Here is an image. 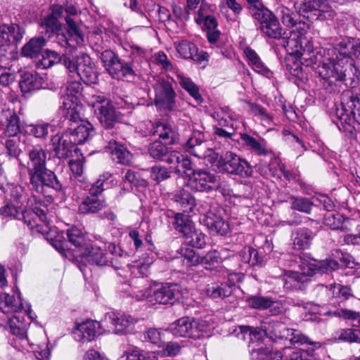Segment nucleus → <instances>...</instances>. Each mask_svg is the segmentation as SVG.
Returning a JSON list of instances; mask_svg holds the SVG:
<instances>
[{
    "label": "nucleus",
    "mask_w": 360,
    "mask_h": 360,
    "mask_svg": "<svg viewBox=\"0 0 360 360\" xmlns=\"http://www.w3.org/2000/svg\"><path fill=\"white\" fill-rule=\"evenodd\" d=\"M282 22L287 27H292L299 25V28L304 30L308 28V25L297 22V15L288 8L281 6L278 8Z\"/></svg>",
    "instance_id": "ea45409f"
},
{
    "label": "nucleus",
    "mask_w": 360,
    "mask_h": 360,
    "mask_svg": "<svg viewBox=\"0 0 360 360\" xmlns=\"http://www.w3.org/2000/svg\"><path fill=\"white\" fill-rule=\"evenodd\" d=\"M181 295V287L177 283H167L160 287H149L136 292L137 300H146L151 304H173Z\"/></svg>",
    "instance_id": "20e7f679"
},
{
    "label": "nucleus",
    "mask_w": 360,
    "mask_h": 360,
    "mask_svg": "<svg viewBox=\"0 0 360 360\" xmlns=\"http://www.w3.org/2000/svg\"><path fill=\"white\" fill-rule=\"evenodd\" d=\"M67 237L70 243L75 246L74 257L79 253L86 243L82 231L77 227H72L67 231Z\"/></svg>",
    "instance_id": "a19ab883"
},
{
    "label": "nucleus",
    "mask_w": 360,
    "mask_h": 360,
    "mask_svg": "<svg viewBox=\"0 0 360 360\" xmlns=\"http://www.w3.org/2000/svg\"><path fill=\"white\" fill-rule=\"evenodd\" d=\"M101 60L105 70L114 79H134L136 75L131 63L122 62L117 55L110 50L103 51Z\"/></svg>",
    "instance_id": "1a4fd4ad"
},
{
    "label": "nucleus",
    "mask_w": 360,
    "mask_h": 360,
    "mask_svg": "<svg viewBox=\"0 0 360 360\" xmlns=\"http://www.w3.org/2000/svg\"><path fill=\"white\" fill-rule=\"evenodd\" d=\"M233 292V286L225 283L208 284L205 292L212 299L225 298L229 297Z\"/></svg>",
    "instance_id": "2f4dec72"
},
{
    "label": "nucleus",
    "mask_w": 360,
    "mask_h": 360,
    "mask_svg": "<svg viewBox=\"0 0 360 360\" xmlns=\"http://www.w3.org/2000/svg\"><path fill=\"white\" fill-rule=\"evenodd\" d=\"M148 150L153 158L163 160L164 157L168 153V148L161 141L155 140L148 145Z\"/></svg>",
    "instance_id": "6e6d98bb"
},
{
    "label": "nucleus",
    "mask_w": 360,
    "mask_h": 360,
    "mask_svg": "<svg viewBox=\"0 0 360 360\" xmlns=\"http://www.w3.org/2000/svg\"><path fill=\"white\" fill-rule=\"evenodd\" d=\"M19 86L22 92L27 93L40 88V84L37 77L31 72H25L19 82Z\"/></svg>",
    "instance_id": "8fccbe9b"
},
{
    "label": "nucleus",
    "mask_w": 360,
    "mask_h": 360,
    "mask_svg": "<svg viewBox=\"0 0 360 360\" xmlns=\"http://www.w3.org/2000/svg\"><path fill=\"white\" fill-rule=\"evenodd\" d=\"M183 212H192L195 206V198L186 190L181 188L177 191L172 197Z\"/></svg>",
    "instance_id": "c85d7f7f"
},
{
    "label": "nucleus",
    "mask_w": 360,
    "mask_h": 360,
    "mask_svg": "<svg viewBox=\"0 0 360 360\" xmlns=\"http://www.w3.org/2000/svg\"><path fill=\"white\" fill-rule=\"evenodd\" d=\"M19 143L20 141L17 138L8 139L5 141L8 155L15 158L20 155L21 150L19 148Z\"/></svg>",
    "instance_id": "69168bd1"
},
{
    "label": "nucleus",
    "mask_w": 360,
    "mask_h": 360,
    "mask_svg": "<svg viewBox=\"0 0 360 360\" xmlns=\"http://www.w3.org/2000/svg\"><path fill=\"white\" fill-rule=\"evenodd\" d=\"M82 115L78 120L67 119L70 127L66 132L60 136L56 134L51 141L50 153L53 158L65 159L72 156V151L77 152V145L84 143L94 135L92 124L87 120H82Z\"/></svg>",
    "instance_id": "f03ea898"
},
{
    "label": "nucleus",
    "mask_w": 360,
    "mask_h": 360,
    "mask_svg": "<svg viewBox=\"0 0 360 360\" xmlns=\"http://www.w3.org/2000/svg\"><path fill=\"white\" fill-rule=\"evenodd\" d=\"M110 323L114 326L113 333L121 334L131 325L135 323V320L129 315H117L114 313L108 314Z\"/></svg>",
    "instance_id": "473e14b6"
},
{
    "label": "nucleus",
    "mask_w": 360,
    "mask_h": 360,
    "mask_svg": "<svg viewBox=\"0 0 360 360\" xmlns=\"http://www.w3.org/2000/svg\"><path fill=\"white\" fill-rule=\"evenodd\" d=\"M248 330L249 331L250 339L252 342V345H250V347H251V358L254 360H269L271 359L272 351L271 347H264V345H258L256 348L254 346L255 341L262 338L263 333L266 334V329L260 330L259 328L248 327Z\"/></svg>",
    "instance_id": "6ab92c4d"
},
{
    "label": "nucleus",
    "mask_w": 360,
    "mask_h": 360,
    "mask_svg": "<svg viewBox=\"0 0 360 360\" xmlns=\"http://www.w3.org/2000/svg\"><path fill=\"white\" fill-rule=\"evenodd\" d=\"M200 136V134L199 133H194L193 136L187 141L186 146L191 153L195 156L201 158L202 155L199 153L198 148L200 146L202 141Z\"/></svg>",
    "instance_id": "e2e57ef3"
},
{
    "label": "nucleus",
    "mask_w": 360,
    "mask_h": 360,
    "mask_svg": "<svg viewBox=\"0 0 360 360\" xmlns=\"http://www.w3.org/2000/svg\"><path fill=\"white\" fill-rule=\"evenodd\" d=\"M107 143L106 148L109 150L112 160L122 165H129L131 162L132 155L128 149L118 141L115 134L112 139H103Z\"/></svg>",
    "instance_id": "a211bd4d"
},
{
    "label": "nucleus",
    "mask_w": 360,
    "mask_h": 360,
    "mask_svg": "<svg viewBox=\"0 0 360 360\" xmlns=\"http://www.w3.org/2000/svg\"><path fill=\"white\" fill-rule=\"evenodd\" d=\"M250 13L257 27H262L263 25L276 17V15L266 7L263 3L250 10Z\"/></svg>",
    "instance_id": "7c9ffc66"
},
{
    "label": "nucleus",
    "mask_w": 360,
    "mask_h": 360,
    "mask_svg": "<svg viewBox=\"0 0 360 360\" xmlns=\"http://www.w3.org/2000/svg\"><path fill=\"white\" fill-rule=\"evenodd\" d=\"M184 154H181L177 150H169L168 149L167 154L164 157L163 161H165L168 164L176 165V172H179V162L182 160Z\"/></svg>",
    "instance_id": "338daca9"
},
{
    "label": "nucleus",
    "mask_w": 360,
    "mask_h": 360,
    "mask_svg": "<svg viewBox=\"0 0 360 360\" xmlns=\"http://www.w3.org/2000/svg\"><path fill=\"white\" fill-rule=\"evenodd\" d=\"M174 219V228L177 231L181 233L184 236L191 233V230L194 227L193 222L187 216L182 213H176Z\"/></svg>",
    "instance_id": "c03bdc74"
},
{
    "label": "nucleus",
    "mask_w": 360,
    "mask_h": 360,
    "mask_svg": "<svg viewBox=\"0 0 360 360\" xmlns=\"http://www.w3.org/2000/svg\"><path fill=\"white\" fill-rule=\"evenodd\" d=\"M271 299V297H270L252 295L247 298V302L251 308L264 310L270 306Z\"/></svg>",
    "instance_id": "13d9d810"
},
{
    "label": "nucleus",
    "mask_w": 360,
    "mask_h": 360,
    "mask_svg": "<svg viewBox=\"0 0 360 360\" xmlns=\"http://www.w3.org/2000/svg\"><path fill=\"white\" fill-rule=\"evenodd\" d=\"M348 221L349 219L344 218L342 215L333 212L326 213L323 219V223L326 226L333 230L340 229L344 232L349 230L346 224Z\"/></svg>",
    "instance_id": "c9c22d12"
},
{
    "label": "nucleus",
    "mask_w": 360,
    "mask_h": 360,
    "mask_svg": "<svg viewBox=\"0 0 360 360\" xmlns=\"http://www.w3.org/2000/svg\"><path fill=\"white\" fill-rule=\"evenodd\" d=\"M244 52L250 64L256 72L267 77L271 76V72L264 65L257 53L252 49L247 47Z\"/></svg>",
    "instance_id": "e433bc0d"
},
{
    "label": "nucleus",
    "mask_w": 360,
    "mask_h": 360,
    "mask_svg": "<svg viewBox=\"0 0 360 360\" xmlns=\"http://www.w3.org/2000/svg\"><path fill=\"white\" fill-rule=\"evenodd\" d=\"M295 8L311 21L326 20L334 16V11L321 0H296Z\"/></svg>",
    "instance_id": "6e6552de"
},
{
    "label": "nucleus",
    "mask_w": 360,
    "mask_h": 360,
    "mask_svg": "<svg viewBox=\"0 0 360 360\" xmlns=\"http://www.w3.org/2000/svg\"><path fill=\"white\" fill-rule=\"evenodd\" d=\"M240 257L244 263L249 264L250 266H255L262 262L257 250L251 247H245L240 252Z\"/></svg>",
    "instance_id": "5fc2aeb1"
},
{
    "label": "nucleus",
    "mask_w": 360,
    "mask_h": 360,
    "mask_svg": "<svg viewBox=\"0 0 360 360\" xmlns=\"http://www.w3.org/2000/svg\"><path fill=\"white\" fill-rule=\"evenodd\" d=\"M76 258H84L88 262L98 266H105L108 263V259L101 247L88 243L82 248Z\"/></svg>",
    "instance_id": "412c9836"
},
{
    "label": "nucleus",
    "mask_w": 360,
    "mask_h": 360,
    "mask_svg": "<svg viewBox=\"0 0 360 360\" xmlns=\"http://www.w3.org/2000/svg\"><path fill=\"white\" fill-rule=\"evenodd\" d=\"M216 166L219 172L240 177L247 178L252 175L251 165L237 154L227 151L217 160Z\"/></svg>",
    "instance_id": "423d86ee"
},
{
    "label": "nucleus",
    "mask_w": 360,
    "mask_h": 360,
    "mask_svg": "<svg viewBox=\"0 0 360 360\" xmlns=\"http://www.w3.org/2000/svg\"><path fill=\"white\" fill-rule=\"evenodd\" d=\"M221 210H210L203 218V223L213 235L226 236L230 231L229 222L223 217Z\"/></svg>",
    "instance_id": "dca6fc26"
},
{
    "label": "nucleus",
    "mask_w": 360,
    "mask_h": 360,
    "mask_svg": "<svg viewBox=\"0 0 360 360\" xmlns=\"http://www.w3.org/2000/svg\"><path fill=\"white\" fill-rule=\"evenodd\" d=\"M330 317L340 318L344 319L357 321L360 323V313L353 310L344 309L340 306L339 308L331 309L326 313Z\"/></svg>",
    "instance_id": "09e8293b"
},
{
    "label": "nucleus",
    "mask_w": 360,
    "mask_h": 360,
    "mask_svg": "<svg viewBox=\"0 0 360 360\" xmlns=\"http://www.w3.org/2000/svg\"><path fill=\"white\" fill-rule=\"evenodd\" d=\"M51 15L46 18V32L48 28H50L53 32H58L61 29V25L58 19L60 18L63 13V7L59 5H53L51 8Z\"/></svg>",
    "instance_id": "de8ad7c7"
},
{
    "label": "nucleus",
    "mask_w": 360,
    "mask_h": 360,
    "mask_svg": "<svg viewBox=\"0 0 360 360\" xmlns=\"http://www.w3.org/2000/svg\"><path fill=\"white\" fill-rule=\"evenodd\" d=\"M219 252L217 250H211L209 251L205 256L201 257L200 264H205L209 266H212L216 264H219Z\"/></svg>",
    "instance_id": "774afa93"
},
{
    "label": "nucleus",
    "mask_w": 360,
    "mask_h": 360,
    "mask_svg": "<svg viewBox=\"0 0 360 360\" xmlns=\"http://www.w3.org/2000/svg\"><path fill=\"white\" fill-rule=\"evenodd\" d=\"M207 328L205 321L182 317L171 323L169 330L176 337L198 339L203 335Z\"/></svg>",
    "instance_id": "9d476101"
},
{
    "label": "nucleus",
    "mask_w": 360,
    "mask_h": 360,
    "mask_svg": "<svg viewBox=\"0 0 360 360\" xmlns=\"http://www.w3.org/2000/svg\"><path fill=\"white\" fill-rule=\"evenodd\" d=\"M105 206V200L96 195L85 198L79 206V212L82 214L96 213Z\"/></svg>",
    "instance_id": "c756f323"
},
{
    "label": "nucleus",
    "mask_w": 360,
    "mask_h": 360,
    "mask_svg": "<svg viewBox=\"0 0 360 360\" xmlns=\"http://www.w3.org/2000/svg\"><path fill=\"white\" fill-rule=\"evenodd\" d=\"M153 88L155 93V105L169 110H172L175 106L176 94L170 82L164 79H160L157 80Z\"/></svg>",
    "instance_id": "4468645a"
},
{
    "label": "nucleus",
    "mask_w": 360,
    "mask_h": 360,
    "mask_svg": "<svg viewBox=\"0 0 360 360\" xmlns=\"http://www.w3.org/2000/svg\"><path fill=\"white\" fill-rule=\"evenodd\" d=\"M248 104L251 114L258 117L265 124H271L273 120V117L264 108L251 102H248Z\"/></svg>",
    "instance_id": "4d7b16f0"
},
{
    "label": "nucleus",
    "mask_w": 360,
    "mask_h": 360,
    "mask_svg": "<svg viewBox=\"0 0 360 360\" xmlns=\"http://www.w3.org/2000/svg\"><path fill=\"white\" fill-rule=\"evenodd\" d=\"M178 252L184 259V262L186 265L193 266L200 264L201 257L197 255L192 248L181 247L178 250Z\"/></svg>",
    "instance_id": "603ef678"
},
{
    "label": "nucleus",
    "mask_w": 360,
    "mask_h": 360,
    "mask_svg": "<svg viewBox=\"0 0 360 360\" xmlns=\"http://www.w3.org/2000/svg\"><path fill=\"white\" fill-rule=\"evenodd\" d=\"M337 115L342 124H345L356 130L360 127V98L351 92H347L342 101L341 109Z\"/></svg>",
    "instance_id": "0eeeda50"
},
{
    "label": "nucleus",
    "mask_w": 360,
    "mask_h": 360,
    "mask_svg": "<svg viewBox=\"0 0 360 360\" xmlns=\"http://www.w3.org/2000/svg\"><path fill=\"white\" fill-rule=\"evenodd\" d=\"M240 136L243 143L256 154L259 155H266L268 154L269 150L266 147L264 141L262 142L259 141L254 137L245 133L240 134Z\"/></svg>",
    "instance_id": "58836bf2"
},
{
    "label": "nucleus",
    "mask_w": 360,
    "mask_h": 360,
    "mask_svg": "<svg viewBox=\"0 0 360 360\" xmlns=\"http://www.w3.org/2000/svg\"><path fill=\"white\" fill-rule=\"evenodd\" d=\"M219 7L221 10L229 8L236 18L241 14L243 9V5L238 0H221Z\"/></svg>",
    "instance_id": "0e129e2a"
},
{
    "label": "nucleus",
    "mask_w": 360,
    "mask_h": 360,
    "mask_svg": "<svg viewBox=\"0 0 360 360\" xmlns=\"http://www.w3.org/2000/svg\"><path fill=\"white\" fill-rule=\"evenodd\" d=\"M178 53L185 59H191L199 64L208 60L209 55L205 51L198 52L197 46L187 40H182L176 44Z\"/></svg>",
    "instance_id": "5701e85b"
},
{
    "label": "nucleus",
    "mask_w": 360,
    "mask_h": 360,
    "mask_svg": "<svg viewBox=\"0 0 360 360\" xmlns=\"http://www.w3.org/2000/svg\"><path fill=\"white\" fill-rule=\"evenodd\" d=\"M177 81L180 86L186 91L196 101L202 102V98L199 93L198 86L189 77L180 72L176 73Z\"/></svg>",
    "instance_id": "4c0bfd02"
},
{
    "label": "nucleus",
    "mask_w": 360,
    "mask_h": 360,
    "mask_svg": "<svg viewBox=\"0 0 360 360\" xmlns=\"http://www.w3.org/2000/svg\"><path fill=\"white\" fill-rule=\"evenodd\" d=\"M184 238L186 243L193 248H202L206 244L205 235L194 227L191 230V233L184 236Z\"/></svg>",
    "instance_id": "3c124183"
},
{
    "label": "nucleus",
    "mask_w": 360,
    "mask_h": 360,
    "mask_svg": "<svg viewBox=\"0 0 360 360\" xmlns=\"http://www.w3.org/2000/svg\"><path fill=\"white\" fill-rule=\"evenodd\" d=\"M10 117L7 119L5 134L15 137L20 131L19 117L14 112H9Z\"/></svg>",
    "instance_id": "680f3d73"
},
{
    "label": "nucleus",
    "mask_w": 360,
    "mask_h": 360,
    "mask_svg": "<svg viewBox=\"0 0 360 360\" xmlns=\"http://www.w3.org/2000/svg\"><path fill=\"white\" fill-rule=\"evenodd\" d=\"M25 223L30 229L33 234L44 235V226L45 224V214L40 207L35 206L32 213L22 214Z\"/></svg>",
    "instance_id": "393cba45"
},
{
    "label": "nucleus",
    "mask_w": 360,
    "mask_h": 360,
    "mask_svg": "<svg viewBox=\"0 0 360 360\" xmlns=\"http://www.w3.org/2000/svg\"><path fill=\"white\" fill-rule=\"evenodd\" d=\"M335 338L340 341L360 343V330L353 328L341 329L336 332Z\"/></svg>",
    "instance_id": "864d4df0"
},
{
    "label": "nucleus",
    "mask_w": 360,
    "mask_h": 360,
    "mask_svg": "<svg viewBox=\"0 0 360 360\" xmlns=\"http://www.w3.org/2000/svg\"><path fill=\"white\" fill-rule=\"evenodd\" d=\"M316 235V232L306 227L295 229L292 233V240L294 249L298 250L309 249Z\"/></svg>",
    "instance_id": "a878e982"
},
{
    "label": "nucleus",
    "mask_w": 360,
    "mask_h": 360,
    "mask_svg": "<svg viewBox=\"0 0 360 360\" xmlns=\"http://www.w3.org/2000/svg\"><path fill=\"white\" fill-rule=\"evenodd\" d=\"M100 326L99 322L87 320L77 326L74 331V338L77 341H92L100 334Z\"/></svg>",
    "instance_id": "aec40b11"
},
{
    "label": "nucleus",
    "mask_w": 360,
    "mask_h": 360,
    "mask_svg": "<svg viewBox=\"0 0 360 360\" xmlns=\"http://www.w3.org/2000/svg\"><path fill=\"white\" fill-rule=\"evenodd\" d=\"M24 33V30L18 25H0V47H7L11 41L18 43L22 39Z\"/></svg>",
    "instance_id": "4be33fe9"
},
{
    "label": "nucleus",
    "mask_w": 360,
    "mask_h": 360,
    "mask_svg": "<svg viewBox=\"0 0 360 360\" xmlns=\"http://www.w3.org/2000/svg\"><path fill=\"white\" fill-rule=\"evenodd\" d=\"M89 60V58L85 56L77 57V79L94 82L96 75L92 68L87 65Z\"/></svg>",
    "instance_id": "f704fd0d"
},
{
    "label": "nucleus",
    "mask_w": 360,
    "mask_h": 360,
    "mask_svg": "<svg viewBox=\"0 0 360 360\" xmlns=\"http://www.w3.org/2000/svg\"><path fill=\"white\" fill-rule=\"evenodd\" d=\"M125 360H158V356L153 353L146 352L139 348H133L124 352ZM83 360H109L103 354L94 349L87 350Z\"/></svg>",
    "instance_id": "2eb2a0df"
},
{
    "label": "nucleus",
    "mask_w": 360,
    "mask_h": 360,
    "mask_svg": "<svg viewBox=\"0 0 360 360\" xmlns=\"http://www.w3.org/2000/svg\"><path fill=\"white\" fill-rule=\"evenodd\" d=\"M0 304L4 313L17 312L22 308V304L7 293L0 294Z\"/></svg>",
    "instance_id": "49530a36"
},
{
    "label": "nucleus",
    "mask_w": 360,
    "mask_h": 360,
    "mask_svg": "<svg viewBox=\"0 0 360 360\" xmlns=\"http://www.w3.org/2000/svg\"><path fill=\"white\" fill-rule=\"evenodd\" d=\"M172 172L162 165H155L150 168V178L158 184L170 178Z\"/></svg>",
    "instance_id": "bf43d9fd"
},
{
    "label": "nucleus",
    "mask_w": 360,
    "mask_h": 360,
    "mask_svg": "<svg viewBox=\"0 0 360 360\" xmlns=\"http://www.w3.org/2000/svg\"><path fill=\"white\" fill-rule=\"evenodd\" d=\"M300 266L305 274L313 276L316 273L328 274L338 268V263L332 259L316 260L300 257Z\"/></svg>",
    "instance_id": "f3484780"
},
{
    "label": "nucleus",
    "mask_w": 360,
    "mask_h": 360,
    "mask_svg": "<svg viewBox=\"0 0 360 360\" xmlns=\"http://www.w3.org/2000/svg\"><path fill=\"white\" fill-rule=\"evenodd\" d=\"M91 105L95 114L98 118L101 125L105 131L103 132V139L114 136V128L119 122L118 115L110 101L103 95H94L92 96Z\"/></svg>",
    "instance_id": "39448f33"
},
{
    "label": "nucleus",
    "mask_w": 360,
    "mask_h": 360,
    "mask_svg": "<svg viewBox=\"0 0 360 360\" xmlns=\"http://www.w3.org/2000/svg\"><path fill=\"white\" fill-rule=\"evenodd\" d=\"M337 51V48H328L317 53L316 58L319 65L316 72L330 86L345 82L354 86L358 83L360 71L352 63L340 59Z\"/></svg>",
    "instance_id": "f257e3e1"
},
{
    "label": "nucleus",
    "mask_w": 360,
    "mask_h": 360,
    "mask_svg": "<svg viewBox=\"0 0 360 360\" xmlns=\"http://www.w3.org/2000/svg\"><path fill=\"white\" fill-rule=\"evenodd\" d=\"M333 295L334 297L341 300L340 302L338 303V305H333L328 311L323 313V315L328 316L326 314V312L330 311L331 309L339 308L340 306L346 309L345 307L344 301L347 300L349 297H352L353 295L352 293V290L348 286L342 285L340 284H336L333 288Z\"/></svg>",
    "instance_id": "79ce46f5"
},
{
    "label": "nucleus",
    "mask_w": 360,
    "mask_h": 360,
    "mask_svg": "<svg viewBox=\"0 0 360 360\" xmlns=\"http://www.w3.org/2000/svg\"><path fill=\"white\" fill-rule=\"evenodd\" d=\"M63 236L57 233L55 237H53L51 234L46 231V240L49 243L58 251L63 256L68 257V255L70 252L69 250H65L64 247L65 242L63 240Z\"/></svg>",
    "instance_id": "052dcab7"
},
{
    "label": "nucleus",
    "mask_w": 360,
    "mask_h": 360,
    "mask_svg": "<svg viewBox=\"0 0 360 360\" xmlns=\"http://www.w3.org/2000/svg\"><path fill=\"white\" fill-rule=\"evenodd\" d=\"M32 169L30 170V180L33 189L43 194L45 186V151L39 146H35L29 153Z\"/></svg>",
    "instance_id": "9b49d317"
},
{
    "label": "nucleus",
    "mask_w": 360,
    "mask_h": 360,
    "mask_svg": "<svg viewBox=\"0 0 360 360\" xmlns=\"http://www.w3.org/2000/svg\"><path fill=\"white\" fill-rule=\"evenodd\" d=\"M45 46V40L42 37H37L32 38L21 49V56L26 58L33 59L39 58L44 56V47Z\"/></svg>",
    "instance_id": "bb28decb"
},
{
    "label": "nucleus",
    "mask_w": 360,
    "mask_h": 360,
    "mask_svg": "<svg viewBox=\"0 0 360 360\" xmlns=\"http://www.w3.org/2000/svg\"><path fill=\"white\" fill-rule=\"evenodd\" d=\"M187 186L195 191L210 192L219 186V179L210 172L203 169L193 170L188 177Z\"/></svg>",
    "instance_id": "ddd939ff"
},
{
    "label": "nucleus",
    "mask_w": 360,
    "mask_h": 360,
    "mask_svg": "<svg viewBox=\"0 0 360 360\" xmlns=\"http://www.w3.org/2000/svg\"><path fill=\"white\" fill-rule=\"evenodd\" d=\"M257 30L267 38L283 40V46L291 50L301 63L312 58L313 46L310 41L302 33L290 32L289 37H284L285 32L281 27L278 18L276 16L267 23L263 25Z\"/></svg>",
    "instance_id": "7ed1b4c3"
},
{
    "label": "nucleus",
    "mask_w": 360,
    "mask_h": 360,
    "mask_svg": "<svg viewBox=\"0 0 360 360\" xmlns=\"http://www.w3.org/2000/svg\"><path fill=\"white\" fill-rule=\"evenodd\" d=\"M301 272L288 271L283 277L284 288L287 290H304L310 279L309 274H305L299 264Z\"/></svg>",
    "instance_id": "b1692460"
},
{
    "label": "nucleus",
    "mask_w": 360,
    "mask_h": 360,
    "mask_svg": "<svg viewBox=\"0 0 360 360\" xmlns=\"http://www.w3.org/2000/svg\"><path fill=\"white\" fill-rule=\"evenodd\" d=\"M10 332L15 336L16 339L25 347L28 343L27 337V325L18 316H13L8 321Z\"/></svg>",
    "instance_id": "cd10ccee"
},
{
    "label": "nucleus",
    "mask_w": 360,
    "mask_h": 360,
    "mask_svg": "<svg viewBox=\"0 0 360 360\" xmlns=\"http://www.w3.org/2000/svg\"><path fill=\"white\" fill-rule=\"evenodd\" d=\"M82 85L77 81L70 82L66 88V94L63 97V108L65 117L78 120L82 115L83 107L79 103V98L82 94Z\"/></svg>",
    "instance_id": "f8f14e48"
},
{
    "label": "nucleus",
    "mask_w": 360,
    "mask_h": 360,
    "mask_svg": "<svg viewBox=\"0 0 360 360\" xmlns=\"http://www.w3.org/2000/svg\"><path fill=\"white\" fill-rule=\"evenodd\" d=\"M290 207L292 210H297L306 214H310L314 206L311 199L306 197L290 196Z\"/></svg>",
    "instance_id": "37998d69"
},
{
    "label": "nucleus",
    "mask_w": 360,
    "mask_h": 360,
    "mask_svg": "<svg viewBox=\"0 0 360 360\" xmlns=\"http://www.w3.org/2000/svg\"><path fill=\"white\" fill-rule=\"evenodd\" d=\"M174 219V228L177 231L181 233L184 236L191 233V230L194 227L193 222L187 216L182 213H176Z\"/></svg>",
    "instance_id": "a18cd8bd"
},
{
    "label": "nucleus",
    "mask_w": 360,
    "mask_h": 360,
    "mask_svg": "<svg viewBox=\"0 0 360 360\" xmlns=\"http://www.w3.org/2000/svg\"><path fill=\"white\" fill-rule=\"evenodd\" d=\"M356 39H342L340 42H338L335 46H332L331 48H337V55L339 56L340 59L345 60L348 63H352L350 60V57L353 55V52H354L356 49L355 40Z\"/></svg>",
    "instance_id": "72a5a7b5"
}]
</instances>
